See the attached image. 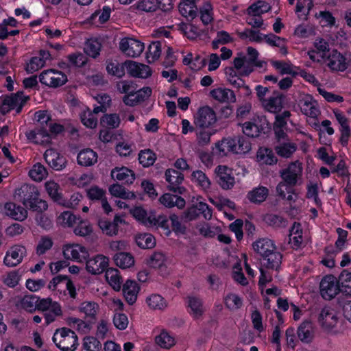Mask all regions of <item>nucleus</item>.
<instances>
[{
  "mask_svg": "<svg viewBox=\"0 0 351 351\" xmlns=\"http://www.w3.org/2000/svg\"><path fill=\"white\" fill-rule=\"evenodd\" d=\"M53 341L62 351H75L78 346V338L75 332L65 327L56 330Z\"/></svg>",
  "mask_w": 351,
  "mask_h": 351,
  "instance_id": "obj_1",
  "label": "nucleus"
},
{
  "mask_svg": "<svg viewBox=\"0 0 351 351\" xmlns=\"http://www.w3.org/2000/svg\"><path fill=\"white\" fill-rule=\"evenodd\" d=\"M39 80L46 86L56 88L64 85L67 82V77L62 71L51 69L43 71Z\"/></svg>",
  "mask_w": 351,
  "mask_h": 351,
  "instance_id": "obj_2",
  "label": "nucleus"
},
{
  "mask_svg": "<svg viewBox=\"0 0 351 351\" xmlns=\"http://www.w3.org/2000/svg\"><path fill=\"white\" fill-rule=\"evenodd\" d=\"M215 173L217 182L223 189L229 190L234 186L235 178L231 169L219 165L215 169Z\"/></svg>",
  "mask_w": 351,
  "mask_h": 351,
  "instance_id": "obj_3",
  "label": "nucleus"
},
{
  "mask_svg": "<svg viewBox=\"0 0 351 351\" xmlns=\"http://www.w3.org/2000/svg\"><path fill=\"white\" fill-rule=\"evenodd\" d=\"M39 195V191L34 185L23 184L15 190L14 196L16 199L25 206L28 205L29 202L35 200V197Z\"/></svg>",
  "mask_w": 351,
  "mask_h": 351,
  "instance_id": "obj_4",
  "label": "nucleus"
},
{
  "mask_svg": "<svg viewBox=\"0 0 351 351\" xmlns=\"http://www.w3.org/2000/svg\"><path fill=\"white\" fill-rule=\"evenodd\" d=\"M217 121L215 111L208 106L200 108L195 117V124L199 128H208Z\"/></svg>",
  "mask_w": 351,
  "mask_h": 351,
  "instance_id": "obj_5",
  "label": "nucleus"
},
{
  "mask_svg": "<svg viewBox=\"0 0 351 351\" xmlns=\"http://www.w3.org/2000/svg\"><path fill=\"white\" fill-rule=\"evenodd\" d=\"M144 48L143 43L133 38H124L119 43L120 50L129 57L140 56Z\"/></svg>",
  "mask_w": 351,
  "mask_h": 351,
  "instance_id": "obj_6",
  "label": "nucleus"
},
{
  "mask_svg": "<svg viewBox=\"0 0 351 351\" xmlns=\"http://www.w3.org/2000/svg\"><path fill=\"white\" fill-rule=\"evenodd\" d=\"M326 62L332 71H343L348 68L349 60L345 56L334 49L326 56Z\"/></svg>",
  "mask_w": 351,
  "mask_h": 351,
  "instance_id": "obj_7",
  "label": "nucleus"
},
{
  "mask_svg": "<svg viewBox=\"0 0 351 351\" xmlns=\"http://www.w3.org/2000/svg\"><path fill=\"white\" fill-rule=\"evenodd\" d=\"M336 278L332 275L325 276L320 282V293L325 300H331L339 293Z\"/></svg>",
  "mask_w": 351,
  "mask_h": 351,
  "instance_id": "obj_8",
  "label": "nucleus"
},
{
  "mask_svg": "<svg viewBox=\"0 0 351 351\" xmlns=\"http://www.w3.org/2000/svg\"><path fill=\"white\" fill-rule=\"evenodd\" d=\"M165 178L170 191L178 194L184 193L185 189L180 186L184 180V175L181 172L169 169L165 171Z\"/></svg>",
  "mask_w": 351,
  "mask_h": 351,
  "instance_id": "obj_9",
  "label": "nucleus"
},
{
  "mask_svg": "<svg viewBox=\"0 0 351 351\" xmlns=\"http://www.w3.org/2000/svg\"><path fill=\"white\" fill-rule=\"evenodd\" d=\"M63 255L66 259L82 263L86 261L88 253L84 247L80 245L69 244L63 247Z\"/></svg>",
  "mask_w": 351,
  "mask_h": 351,
  "instance_id": "obj_10",
  "label": "nucleus"
},
{
  "mask_svg": "<svg viewBox=\"0 0 351 351\" xmlns=\"http://www.w3.org/2000/svg\"><path fill=\"white\" fill-rule=\"evenodd\" d=\"M85 261L87 271L92 274L96 275L106 271L109 259L104 255L98 254L92 258L86 259Z\"/></svg>",
  "mask_w": 351,
  "mask_h": 351,
  "instance_id": "obj_11",
  "label": "nucleus"
},
{
  "mask_svg": "<svg viewBox=\"0 0 351 351\" xmlns=\"http://www.w3.org/2000/svg\"><path fill=\"white\" fill-rule=\"evenodd\" d=\"M302 168L301 163L296 161L291 163L288 168L280 172V176L283 180L289 185L295 186L298 181V178L302 174Z\"/></svg>",
  "mask_w": 351,
  "mask_h": 351,
  "instance_id": "obj_12",
  "label": "nucleus"
},
{
  "mask_svg": "<svg viewBox=\"0 0 351 351\" xmlns=\"http://www.w3.org/2000/svg\"><path fill=\"white\" fill-rule=\"evenodd\" d=\"M285 96L278 91H274L272 96L263 101L261 104L263 108L271 113H278L283 108Z\"/></svg>",
  "mask_w": 351,
  "mask_h": 351,
  "instance_id": "obj_13",
  "label": "nucleus"
},
{
  "mask_svg": "<svg viewBox=\"0 0 351 351\" xmlns=\"http://www.w3.org/2000/svg\"><path fill=\"white\" fill-rule=\"evenodd\" d=\"M44 158L47 163L56 171H60L66 167V158L53 149L45 151Z\"/></svg>",
  "mask_w": 351,
  "mask_h": 351,
  "instance_id": "obj_14",
  "label": "nucleus"
},
{
  "mask_svg": "<svg viewBox=\"0 0 351 351\" xmlns=\"http://www.w3.org/2000/svg\"><path fill=\"white\" fill-rule=\"evenodd\" d=\"M261 123H263L260 125L256 123L247 121L242 125L243 132L247 136L252 138L258 137L261 132H264V130L266 128H269V123L265 117L259 118Z\"/></svg>",
  "mask_w": 351,
  "mask_h": 351,
  "instance_id": "obj_15",
  "label": "nucleus"
},
{
  "mask_svg": "<svg viewBox=\"0 0 351 351\" xmlns=\"http://www.w3.org/2000/svg\"><path fill=\"white\" fill-rule=\"evenodd\" d=\"M128 73L133 76L141 78H147L151 75L150 67L147 65L137 63L132 60H128L124 62Z\"/></svg>",
  "mask_w": 351,
  "mask_h": 351,
  "instance_id": "obj_16",
  "label": "nucleus"
},
{
  "mask_svg": "<svg viewBox=\"0 0 351 351\" xmlns=\"http://www.w3.org/2000/svg\"><path fill=\"white\" fill-rule=\"evenodd\" d=\"M25 247L20 245H14L7 252L3 262L8 267H15L19 265L23 257Z\"/></svg>",
  "mask_w": 351,
  "mask_h": 351,
  "instance_id": "obj_17",
  "label": "nucleus"
},
{
  "mask_svg": "<svg viewBox=\"0 0 351 351\" xmlns=\"http://www.w3.org/2000/svg\"><path fill=\"white\" fill-rule=\"evenodd\" d=\"M319 322L326 328H332L337 325L338 317L332 308L324 307L319 315Z\"/></svg>",
  "mask_w": 351,
  "mask_h": 351,
  "instance_id": "obj_18",
  "label": "nucleus"
},
{
  "mask_svg": "<svg viewBox=\"0 0 351 351\" xmlns=\"http://www.w3.org/2000/svg\"><path fill=\"white\" fill-rule=\"evenodd\" d=\"M252 248L255 252L263 258L269 252H272L276 250V245L271 239L262 238L252 243Z\"/></svg>",
  "mask_w": 351,
  "mask_h": 351,
  "instance_id": "obj_19",
  "label": "nucleus"
},
{
  "mask_svg": "<svg viewBox=\"0 0 351 351\" xmlns=\"http://www.w3.org/2000/svg\"><path fill=\"white\" fill-rule=\"evenodd\" d=\"M299 105L302 112L311 117H316L319 114V110L316 106V102L310 95H305L300 99Z\"/></svg>",
  "mask_w": 351,
  "mask_h": 351,
  "instance_id": "obj_20",
  "label": "nucleus"
},
{
  "mask_svg": "<svg viewBox=\"0 0 351 351\" xmlns=\"http://www.w3.org/2000/svg\"><path fill=\"white\" fill-rule=\"evenodd\" d=\"M4 209L5 214L15 220L21 221L25 220L27 217V210L13 202L6 203L4 206Z\"/></svg>",
  "mask_w": 351,
  "mask_h": 351,
  "instance_id": "obj_21",
  "label": "nucleus"
},
{
  "mask_svg": "<svg viewBox=\"0 0 351 351\" xmlns=\"http://www.w3.org/2000/svg\"><path fill=\"white\" fill-rule=\"evenodd\" d=\"M269 195V189L263 186H259L247 193V198L252 204H261L264 202Z\"/></svg>",
  "mask_w": 351,
  "mask_h": 351,
  "instance_id": "obj_22",
  "label": "nucleus"
},
{
  "mask_svg": "<svg viewBox=\"0 0 351 351\" xmlns=\"http://www.w3.org/2000/svg\"><path fill=\"white\" fill-rule=\"evenodd\" d=\"M111 176L112 178L123 181L126 184H132L135 180L134 171L125 167L113 169L111 171Z\"/></svg>",
  "mask_w": 351,
  "mask_h": 351,
  "instance_id": "obj_23",
  "label": "nucleus"
},
{
  "mask_svg": "<svg viewBox=\"0 0 351 351\" xmlns=\"http://www.w3.org/2000/svg\"><path fill=\"white\" fill-rule=\"evenodd\" d=\"M186 300L188 306L191 309L190 314L194 319H199L204 312L202 299L196 296L189 295L186 298Z\"/></svg>",
  "mask_w": 351,
  "mask_h": 351,
  "instance_id": "obj_24",
  "label": "nucleus"
},
{
  "mask_svg": "<svg viewBox=\"0 0 351 351\" xmlns=\"http://www.w3.org/2000/svg\"><path fill=\"white\" fill-rule=\"evenodd\" d=\"M139 287L135 281L128 280L123 286V292L129 304H133L137 298Z\"/></svg>",
  "mask_w": 351,
  "mask_h": 351,
  "instance_id": "obj_25",
  "label": "nucleus"
},
{
  "mask_svg": "<svg viewBox=\"0 0 351 351\" xmlns=\"http://www.w3.org/2000/svg\"><path fill=\"white\" fill-rule=\"evenodd\" d=\"M159 201L162 205L167 208L176 206L179 209H182L186 204V202L184 198L171 193H165L160 197Z\"/></svg>",
  "mask_w": 351,
  "mask_h": 351,
  "instance_id": "obj_26",
  "label": "nucleus"
},
{
  "mask_svg": "<svg viewBox=\"0 0 351 351\" xmlns=\"http://www.w3.org/2000/svg\"><path fill=\"white\" fill-rule=\"evenodd\" d=\"M210 95L221 102H235L236 97L234 92L228 88H218L210 92Z\"/></svg>",
  "mask_w": 351,
  "mask_h": 351,
  "instance_id": "obj_27",
  "label": "nucleus"
},
{
  "mask_svg": "<svg viewBox=\"0 0 351 351\" xmlns=\"http://www.w3.org/2000/svg\"><path fill=\"white\" fill-rule=\"evenodd\" d=\"M97 162V154L90 149H83L77 155V162L81 166H93Z\"/></svg>",
  "mask_w": 351,
  "mask_h": 351,
  "instance_id": "obj_28",
  "label": "nucleus"
},
{
  "mask_svg": "<svg viewBox=\"0 0 351 351\" xmlns=\"http://www.w3.org/2000/svg\"><path fill=\"white\" fill-rule=\"evenodd\" d=\"M27 99L24 97L23 92H18L15 95L5 97L3 100L5 105L8 106L11 109L16 108V112L19 113Z\"/></svg>",
  "mask_w": 351,
  "mask_h": 351,
  "instance_id": "obj_29",
  "label": "nucleus"
},
{
  "mask_svg": "<svg viewBox=\"0 0 351 351\" xmlns=\"http://www.w3.org/2000/svg\"><path fill=\"white\" fill-rule=\"evenodd\" d=\"M298 337L303 343H309L313 338V329L310 321L303 322L298 328Z\"/></svg>",
  "mask_w": 351,
  "mask_h": 351,
  "instance_id": "obj_30",
  "label": "nucleus"
},
{
  "mask_svg": "<svg viewBox=\"0 0 351 351\" xmlns=\"http://www.w3.org/2000/svg\"><path fill=\"white\" fill-rule=\"evenodd\" d=\"M256 158L259 162L267 165H273L278 162V159L273 151L267 147L259 148L257 152Z\"/></svg>",
  "mask_w": 351,
  "mask_h": 351,
  "instance_id": "obj_31",
  "label": "nucleus"
},
{
  "mask_svg": "<svg viewBox=\"0 0 351 351\" xmlns=\"http://www.w3.org/2000/svg\"><path fill=\"white\" fill-rule=\"evenodd\" d=\"M105 276L108 282L115 291H119L121 289L122 280L119 275V271L117 269H107Z\"/></svg>",
  "mask_w": 351,
  "mask_h": 351,
  "instance_id": "obj_32",
  "label": "nucleus"
},
{
  "mask_svg": "<svg viewBox=\"0 0 351 351\" xmlns=\"http://www.w3.org/2000/svg\"><path fill=\"white\" fill-rule=\"evenodd\" d=\"M282 258V255L280 252H277L276 249L263 257V259L266 261L265 266L269 269L278 270L280 267Z\"/></svg>",
  "mask_w": 351,
  "mask_h": 351,
  "instance_id": "obj_33",
  "label": "nucleus"
},
{
  "mask_svg": "<svg viewBox=\"0 0 351 351\" xmlns=\"http://www.w3.org/2000/svg\"><path fill=\"white\" fill-rule=\"evenodd\" d=\"M114 261L117 266L122 269L130 268L134 264V258L130 253L119 252L114 256Z\"/></svg>",
  "mask_w": 351,
  "mask_h": 351,
  "instance_id": "obj_34",
  "label": "nucleus"
},
{
  "mask_svg": "<svg viewBox=\"0 0 351 351\" xmlns=\"http://www.w3.org/2000/svg\"><path fill=\"white\" fill-rule=\"evenodd\" d=\"M136 245L142 249H152L156 245V239L149 233L137 234L135 237Z\"/></svg>",
  "mask_w": 351,
  "mask_h": 351,
  "instance_id": "obj_35",
  "label": "nucleus"
},
{
  "mask_svg": "<svg viewBox=\"0 0 351 351\" xmlns=\"http://www.w3.org/2000/svg\"><path fill=\"white\" fill-rule=\"evenodd\" d=\"M260 8L257 4H253L249 8V13L252 15L247 18V23L254 28L260 27L263 23V20L259 15Z\"/></svg>",
  "mask_w": 351,
  "mask_h": 351,
  "instance_id": "obj_36",
  "label": "nucleus"
},
{
  "mask_svg": "<svg viewBox=\"0 0 351 351\" xmlns=\"http://www.w3.org/2000/svg\"><path fill=\"white\" fill-rule=\"evenodd\" d=\"M45 189L51 199L59 204H64V200L62 194L59 193V185L53 181H48L45 183Z\"/></svg>",
  "mask_w": 351,
  "mask_h": 351,
  "instance_id": "obj_37",
  "label": "nucleus"
},
{
  "mask_svg": "<svg viewBox=\"0 0 351 351\" xmlns=\"http://www.w3.org/2000/svg\"><path fill=\"white\" fill-rule=\"evenodd\" d=\"M80 310L85 314L86 319H89L90 322H95L96 315L98 310V305L96 303L84 302L80 305Z\"/></svg>",
  "mask_w": 351,
  "mask_h": 351,
  "instance_id": "obj_38",
  "label": "nucleus"
},
{
  "mask_svg": "<svg viewBox=\"0 0 351 351\" xmlns=\"http://www.w3.org/2000/svg\"><path fill=\"white\" fill-rule=\"evenodd\" d=\"M179 10L181 14L185 17H190L193 19L197 16V8L195 1H186L180 3Z\"/></svg>",
  "mask_w": 351,
  "mask_h": 351,
  "instance_id": "obj_39",
  "label": "nucleus"
},
{
  "mask_svg": "<svg viewBox=\"0 0 351 351\" xmlns=\"http://www.w3.org/2000/svg\"><path fill=\"white\" fill-rule=\"evenodd\" d=\"M109 191L112 195L122 199H132L136 197L134 193L127 191L123 186L119 184H114L110 186Z\"/></svg>",
  "mask_w": 351,
  "mask_h": 351,
  "instance_id": "obj_40",
  "label": "nucleus"
},
{
  "mask_svg": "<svg viewBox=\"0 0 351 351\" xmlns=\"http://www.w3.org/2000/svg\"><path fill=\"white\" fill-rule=\"evenodd\" d=\"M46 168L40 163L35 164L29 171V176L36 182H40L47 176Z\"/></svg>",
  "mask_w": 351,
  "mask_h": 351,
  "instance_id": "obj_41",
  "label": "nucleus"
},
{
  "mask_svg": "<svg viewBox=\"0 0 351 351\" xmlns=\"http://www.w3.org/2000/svg\"><path fill=\"white\" fill-rule=\"evenodd\" d=\"M101 45L97 39L88 40L85 44L84 52L89 56L95 58L99 54Z\"/></svg>",
  "mask_w": 351,
  "mask_h": 351,
  "instance_id": "obj_42",
  "label": "nucleus"
},
{
  "mask_svg": "<svg viewBox=\"0 0 351 351\" xmlns=\"http://www.w3.org/2000/svg\"><path fill=\"white\" fill-rule=\"evenodd\" d=\"M276 153L285 158L290 157L296 150V146L292 143H282L275 147Z\"/></svg>",
  "mask_w": 351,
  "mask_h": 351,
  "instance_id": "obj_43",
  "label": "nucleus"
},
{
  "mask_svg": "<svg viewBox=\"0 0 351 351\" xmlns=\"http://www.w3.org/2000/svg\"><path fill=\"white\" fill-rule=\"evenodd\" d=\"M161 54V43L160 41L152 42L147 52V59L149 63L153 62L159 58Z\"/></svg>",
  "mask_w": 351,
  "mask_h": 351,
  "instance_id": "obj_44",
  "label": "nucleus"
},
{
  "mask_svg": "<svg viewBox=\"0 0 351 351\" xmlns=\"http://www.w3.org/2000/svg\"><path fill=\"white\" fill-rule=\"evenodd\" d=\"M97 223L102 232L107 235L112 237L118 234L119 228L112 221L105 219H99Z\"/></svg>",
  "mask_w": 351,
  "mask_h": 351,
  "instance_id": "obj_45",
  "label": "nucleus"
},
{
  "mask_svg": "<svg viewBox=\"0 0 351 351\" xmlns=\"http://www.w3.org/2000/svg\"><path fill=\"white\" fill-rule=\"evenodd\" d=\"M235 144V154H244L251 150V143L246 138L242 136H236Z\"/></svg>",
  "mask_w": 351,
  "mask_h": 351,
  "instance_id": "obj_46",
  "label": "nucleus"
},
{
  "mask_svg": "<svg viewBox=\"0 0 351 351\" xmlns=\"http://www.w3.org/2000/svg\"><path fill=\"white\" fill-rule=\"evenodd\" d=\"M138 160L143 167H149L154 163L156 155L150 149L143 150L138 154Z\"/></svg>",
  "mask_w": 351,
  "mask_h": 351,
  "instance_id": "obj_47",
  "label": "nucleus"
},
{
  "mask_svg": "<svg viewBox=\"0 0 351 351\" xmlns=\"http://www.w3.org/2000/svg\"><path fill=\"white\" fill-rule=\"evenodd\" d=\"M148 306L152 309L162 310L167 306L164 298L158 294H153L147 299Z\"/></svg>",
  "mask_w": 351,
  "mask_h": 351,
  "instance_id": "obj_48",
  "label": "nucleus"
},
{
  "mask_svg": "<svg viewBox=\"0 0 351 351\" xmlns=\"http://www.w3.org/2000/svg\"><path fill=\"white\" fill-rule=\"evenodd\" d=\"M233 38L226 31H219L217 33L216 38L213 40V48L217 49L219 45H226L232 42Z\"/></svg>",
  "mask_w": 351,
  "mask_h": 351,
  "instance_id": "obj_49",
  "label": "nucleus"
},
{
  "mask_svg": "<svg viewBox=\"0 0 351 351\" xmlns=\"http://www.w3.org/2000/svg\"><path fill=\"white\" fill-rule=\"evenodd\" d=\"M165 261V255L162 252H156L149 257L147 263L153 268H161Z\"/></svg>",
  "mask_w": 351,
  "mask_h": 351,
  "instance_id": "obj_50",
  "label": "nucleus"
},
{
  "mask_svg": "<svg viewBox=\"0 0 351 351\" xmlns=\"http://www.w3.org/2000/svg\"><path fill=\"white\" fill-rule=\"evenodd\" d=\"M156 343L161 348L169 349L174 345V339L167 332H162L156 337Z\"/></svg>",
  "mask_w": 351,
  "mask_h": 351,
  "instance_id": "obj_51",
  "label": "nucleus"
},
{
  "mask_svg": "<svg viewBox=\"0 0 351 351\" xmlns=\"http://www.w3.org/2000/svg\"><path fill=\"white\" fill-rule=\"evenodd\" d=\"M80 119L82 123L87 128H95L97 125V119L88 108L81 114Z\"/></svg>",
  "mask_w": 351,
  "mask_h": 351,
  "instance_id": "obj_52",
  "label": "nucleus"
},
{
  "mask_svg": "<svg viewBox=\"0 0 351 351\" xmlns=\"http://www.w3.org/2000/svg\"><path fill=\"white\" fill-rule=\"evenodd\" d=\"M62 315V309L60 305L58 302L53 304L52 308L45 311L44 313L45 319L47 324L53 322L57 316Z\"/></svg>",
  "mask_w": 351,
  "mask_h": 351,
  "instance_id": "obj_53",
  "label": "nucleus"
},
{
  "mask_svg": "<svg viewBox=\"0 0 351 351\" xmlns=\"http://www.w3.org/2000/svg\"><path fill=\"white\" fill-rule=\"evenodd\" d=\"M25 208L37 213H43L48 208V204L46 201L39 198V196L35 197V200L29 202Z\"/></svg>",
  "mask_w": 351,
  "mask_h": 351,
  "instance_id": "obj_54",
  "label": "nucleus"
},
{
  "mask_svg": "<svg viewBox=\"0 0 351 351\" xmlns=\"http://www.w3.org/2000/svg\"><path fill=\"white\" fill-rule=\"evenodd\" d=\"M119 116L116 114H106L104 115L101 119V124L106 125L110 128H117L120 125Z\"/></svg>",
  "mask_w": 351,
  "mask_h": 351,
  "instance_id": "obj_55",
  "label": "nucleus"
},
{
  "mask_svg": "<svg viewBox=\"0 0 351 351\" xmlns=\"http://www.w3.org/2000/svg\"><path fill=\"white\" fill-rule=\"evenodd\" d=\"M243 59L245 60L244 69H241L239 73L241 76L249 75L254 71V66H262V63L256 62L255 59L246 56H243Z\"/></svg>",
  "mask_w": 351,
  "mask_h": 351,
  "instance_id": "obj_56",
  "label": "nucleus"
},
{
  "mask_svg": "<svg viewBox=\"0 0 351 351\" xmlns=\"http://www.w3.org/2000/svg\"><path fill=\"white\" fill-rule=\"evenodd\" d=\"M83 347L86 351H99L101 343L97 338L88 336L84 338Z\"/></svg>",
  "mask_w": 351,
  "mask_h": 351,
  "instance_id": "obj_57",
  "label": "nucleus"
},
{
  "mask_svg": "<svg viewBox=\"0 0 351 351\" xmlns=\"http://www.w3.org/2000/svg\"><path fill=\"white\" fill-rule=\"evenodd\" d=\"M125 64L118 62H112L107 64L106 70L108 73L121 77L125 74Z\"/></svg>",
  "mask_w": 351,
  "mask_h": 351,
  "instance_id": "obj_58",
  "label": "nucleus"
},
{
  "mask_svg": "<svg viewBox=\"0 0 351 351\" xmlns=\"http://www.w3.org/2000/svg\"><path fill=\"white\" fill-rule=\"evenodd\" d=\"M271 64L273 65L274 67H275L277 70L279 71L281 75H297V73L293 71L291 65L289 63L282 61L273 60L271 61Z\"/></svg>",
  "mask_w": 351,
  "mask_h": 351,
  "instance_id": "obj_59",
  "label": "nucleus"
},
{
  "mask_svg": "<svg viewBox=\"0 0 351 351\" xmlns=\"http://www.w3.org/2000/svg\"><path fill=\"white\" fill-rule=\"evenodd\" d=\"M148 226H160L164 229H168V219L165 216L159 215L158 217H156L153 215H149L148 216Z\"/></svg>",
  "mask_w": 351,
  "mask_h": 351,
  "instance_id": "obj_60",
  "label": "nucleus"
},
{
  "mask_svg": "<svg viewBox=\"0 0 351 351\" xmlns=\"http://www.w3.org/2000/svg\"><path fill=\"white\" fill-rule=\"evenodd\" d=\"M93 232L92 227L89 222L86 221H80L77 226L74 228V233L80 237H86Z\"/></svg>",
  "mask_w": 351,
  "mask_h": 351,
  "instance_id": "obj_61",
  "label": "nucleus"
},
{
  "mask_svg": "<svg viewBox=\"0 0 351 351\" xmlns=\"http://www.w3.org/2000/svg\"><path fill=\"white\" fill-rule=\"evenodd\" d=\"M20 278L21 275L18 271H12L3 276V280L7 286L14 287L19 284Z\"/></svg>",
  "mask_w": 351,
  "mask_h": 351,
  "instance_id": "obj_62",
  "label": "nucleus"
},
{
  "mask_svg": "<svg viewBox=\"0 0 351 351\" xmlns=\"http://www.w3.org/2000/svg\"><path fill=\"white\" fill-rule=\"evenodd\" d=\"M193 180L197 182L204 189L210 188V182L206 174L202 171H195L192 173Z\"/></svg>",
  "mask_w": 351,
  "mask_h": 351,
  "instance_id": "obj_63",
  "label": "nucleus"
},
{
  "mask_svg": "<svg viewBox=\"0 0 351 351\" xmlns=\"http://www.w3.org/2000/svg\"><path fill=\"white\" fill-rule=\"evenodd\" d=\"M38 298L34 295H25L21 304L25 309L32 312L37 308Z\"/></svg>",
  "mask_w": 351,
  "mask_h": 351,
  "instance_id": "obj_64",
  "label": "nucleus"
}]
</instances>
